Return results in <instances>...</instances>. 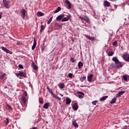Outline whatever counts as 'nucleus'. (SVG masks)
Listing matches in <instances>:
<instances>
[{"instance_id":"1","label":"nucleus","mask_w":129,"mask_h":129,"mask_svg":"<svg viewBox=\"0 0 129 129\" xmlns=\"http://www.w3.org/2000/svg\"><path fill=\"white\" fill-rule=\"evenodd\" d=\"M122 58L126 62H129V54L127 53H123L122 55Z\"/></svg>"},{"instance_id":"2","label":"nucleus","mask_w":129,"mask_h":129,"mask_svg":"<svg viewBox=\"0 0 129 129\" xmlns=\"http://www.w3.org/2000/svg\"><path fill=\"white\" fill-rule=\"evenodd\" d=\"M3 3L6 9H10V2L7 0H3Z\"/></svg>"},{"instance_id":"3","label":"nucleus","mask_w":129,"mask_h":129,"mask_svg":"<svg viewBox=\"0 0 129 129\" xmlns=\"http://www.w3.org/2000/svg\"><path fill=\"white\" fill-rule=\"evenodd\" d=\"M26 10L25 9H22L21 12V16L22 17L23 19L24 20L26 18Z\"/></svg>"},{"instance_id":"4","label":"nucleus","mask_w":129,"mask_h":129,"mask_svg":"<svg viewBox=\"0 0 129 129\" xmlns=\"http://www.w3.org/2000/svg\"><path fill=\"white\" fill-rule=\"evenodd\" d=\"M123 93H125V92L124 91H121L118 92V93L116 95V97L117 98H119V97H121V95H122Z\"/></svg>"},{"instance_id":"5","label":"nucleus","mask_w":129,"mask_h":129,"mask_svg":"<svg viewBox=\"0 0 129 129\" xmlns=\"http://www.w3.org/2000/svg\"><path fill=\"white\" fill-rule=\"evenodd\" d=\"M71 18V15H69V16H67V17L63 18L61 20V22H68L69 21V19Z\"/></svg>"},{"instance_id":"6","label":"nucleus","mask_w":129,"mask_h":129,"mask_svg":"<svg viewBox=\"0 0 129 129\" xmlns=\"http://www.w3.org/2000/svg\"><path fill=\"white\" fill-rule=\"evenodd\" d=\"M65 3H66V5H68V9H69V10H70V9H71V8H72L71 3H70V2L68 0H66L65 1Z\"/></svg>"},{"instance_id":"7","label":"nucleus","mask_w":129,"mask_h":129,"mask_svg":"<svg viewBox=\"0 0 129 129\" xmlns=\"http://www.w3.org/2000/svg\"><path fill=\"white\" fill-rule=\"evenodd\" d=\"M78 97H79V98H83V96H84L85 95L84 93H83L82 92H78Z\"/></svg>"},{"instance_id":"8","label":"nucleus","mask_w":129,"mask_h":129,"mask_svg":"<svg viewBox=\"0 0 129 129\" xmlns=\"http://www.w3.org/2000/svg\"><path fill=\"white\" fill-rule=\"evenodd\" d=\"M86 38H88L89 40H90L91 41H94L95 40H96L95 37H91L89 35H85Z\"/></svg>"},{"instance_id":"9","label":"nucleus","mask_w":129,"mask_h":129,"mask_svg":"<svg viewBox=\"0 0 129 129\" xmlns=\"http://www.w3.org/2000/svg\"><path fill=\"white\" fill-rule=\"evenodd\" d=\"M22 101L24 103V104H26L27 103V97H25L24 96H22Z\"/></svg>"},{"instance_id":"10","label":"nucleus","mask_w":129,"mask_h":129,"mask_svg":"<svg viewBox=\"0 0 129 129\" xmlns=\"http://www.w3.org/2000/svg\"><path fill=\"white\" fill-rule=\"evenodd\" d=\"M62 18H64V15L61 14L57 16V17L56 18V21H61Z\"/></svg>"},{"instance_id":"11","label":"nucleus","mask_w":129,"mask_h":129,"mask_svg":"<svg viewBox=\"0 0 129 129\" xmlns=\"http://www.w3.org/2000/svg\"><path fill=\"white\" fill-rule=\"evenodd\" d=\"M73 109L75 111L78 109V104H77V103H74L73 106Z\"/></svg>"},{"instance_id":"12","label":"nucleus","mask_w":129,"mask_h":129,"mask_svg":"<svg viewBox=\"0 0 129 129\" xmlns=\"http://www.w3.org/2000/svg\"><path fill=\"white\" fill-rule=\"evenodd\" d=\"M37 45V41H36V39L34 38V43H33V45L32 47V50H35V48H36V46Z\"/></svg>"},{"instance_id":"13","label":"nucleus","mask_w":129,"mask_h":129,"mask_svg":"<svg viewBox=\"0 0 129 129\" xmlns=\"http://www.w3.org/2000/svg\"><path fill=\"white\" fill-rule=\"evenodd\" d=\"M112 60L115 62V64H118V63H119V60H118V59H117L116 57H113Z\"/></svg>"},{"instance_id":"14","label":"nucleus","mask_w":129,"mask_h":129,"mask_svg":"<svg viewBox=\"0 0 129 129\" xmlns=\"http://www.w3.org/2000/svg\"><path fill=\"white\" fill-rule=\"evenodd\" d=\"M49 106H50V103H46L43 105V108H45V109H48V108H49Z\"/></svg>"},{"instance_id":"15","label":"nucleus","mask_w":129,"mask_h":129,"mask_svg":"<svg viewBox=\"0 0 129 129\" xmlns=\"http://www.w3.org/2000/svg\"><path fill=\"white\" fill-rule=\"evenodd\" d=\"M93 77V75L92 74H90L89 76H88V81H89V82H91V80L92 79Z\"/></svg>"},{"instance_id":"16","label":"nucleus","mask_w":129,"mask_h":129,"mask_svg":"<svg viewBox=\"0 0 129 129\" xmlns=\"http://www.w3.org/2000/svg\"><path fill=\"white\" fill-rule=\"evenodd\" d=\"M66 104H67V105H68L71 103V99H70V98L67 97L66 99Z\"/></svg>"},{"instance_id":"17","label":"nucleus","mask_w":129,"mask_h":129,"mask_svg":"<svg viewBox=\"0 0 129 129\" xmlns=\"http://www.w3.org/2000/svg\"><path fill=\"white\" fill-rule=\"evenodd\" d=\"M104 7H110V3H109L108 1H105L104 3Z\"/></svg>"},{"instance_id":"18","label":"nucleus","mask_w":129,"mask_h":129,"mask_svg":"<svg viewBox=\"0 0 129 129\" xmlns=\"http://www.w3.org/2000/svg\"><path fill=\"white\" fill-rule=\"evenodd\" d=\"M46 88L48 91V92H49L50 94H51V95H54V93H53V91H52V90H51V89H50V87H49V86H47Z\"/></svg>"},{"instance_id":"19","label":"nucleus","mask_w":129,"mask_h":129,"mask_svg":"<svg viewBox=\"0 0 129 129\" xmlns=\"http://www.w3.org/2000/svg\"><path fill=\"white\" fill-rule=\"evenodd\" d=\"M107 98H108V96H104L101 98L99 100L100 101H104Z\"/></svg>"},{"instance_id":"20","label":"nucleus","mask_w":129,"mask_h":129,"mask_svg":"<svg viewBox=\"0 0 129 129\" xmlns=\"http://www.w3.org/2000/svg\"><path fill=\"white\" fill-rule=\"evenodd\" d=\"M19 75L21 77H26V74H25V73L21 71H19Z\"/></svg>"},{"instance_id":"21","label":"nucleus","mask_w":129,"mask_h":129,"mask_svg":"<svg viewBox=\"0 0 129 129\" xmlns=\"http://www.w3.org/2000/svg\"><path fill=\"white\" fill-rule=\"evenodd\" d=\"M58 86H59V88L63 89V88H64V87H65V85L63 83H60L58 84Z\"/></svg>"},{"instance_id":"22","label":"nucleus","mask_w":129,"mask_h":129,"mask_svg":"<svg viewBox=\"0 0 129 129\" xmlns=\"http://www.w3.org/2000/svg\"><path fill=\"white\" fill-rule=\"evenodd\" d=\"M61 11V7H58L56 10L54 11V14H57V13H59Z\"/></svg>"},{"instance_id":"23","label":"nucleus","mask_w":129,"mask_h":129,"mask_svg":"<svg viewBox=\"0 0 129 129\" xmlns=\"http://www.w3.org/2000/svg\"><path fill=\"white\" fill-rule=\"evenodd\" d=\"M83 67V63L81 61H79L78 63V68L79 69H81V67Z\"/></svg>"},{"instance_id":"24","label":"nucleus","mask_w":129,"mask_h":129,"mask_svg":"<svg viewBox=\"0 0 129 129\" xmlns=\"http://www.w3.org/2000/svg\"><path fill=\"white\" fill-rule=\"evenodd\" d=\"M116 101V98L114 97L113 98L112 100L111 101V102H110V103L111 104H113V103H115Z\"/></svg>"},{"instance_id":"25","label":"nucleus","mask_w":129,"mask_h":129,"mask_svg":"<svg viewBox=\"0 0 129 129\" xmlns=\"http://www.w3.org/2000/svg\"><path fill=\"white\" fill-rule=\"evenodd\" d=\"M117 64L116 65L117 68H120L123 66V65L121 63V62H118V63H117Z\"/></svg>"},{"instance_id":"26","label":"nucleus","mask_w":129,"mask_h":129,"mask_svg":"<svg viewBox=\"0 0 129 129\" xmlns=\"http://www.w3.org/2000/svg\"><path fill=\"white\" fill-rule=\"evenodd\" d=\"M32 68L34 69V70H37L38 69V66H37L35 63H32Z\"/></svg>"},{"instance_id":"27","label":"nucleus","mask_w":129,"mask_h":129,"mask_svg":"<svg viewBox=\"0 0 129 129\" xmlns=\"http://www.w3.org/2000/svg\"><path fill=\"white\" fill-rule=\"evenodd\" d=\"M37 16L38 17H43V16H44V13L41 12H37Z\"/></svg>"},{"instance_id":"28","label":"nucleus","mask_w":129,"mask_h":129,"mask_svg":"<svg viewBox=\"0 0 129 129\" xmlns=\"http://www.w3.org/2000/svg\"><path fill=\"white\" fill-rule=\"evenodd\" d=\"M44 29H45V26H44V25H41L40 33H42L43 32V30H44Z\"/></svg>"},{"instance_id":"29","label":"nucleus","mask_w":129,"mask_h":129,"mask_svg":"<svg viewBox=\"0 0 129 129\" xmlns=\"http://www.w3.org/2000/svg\"><path fill=\"white\" fill-rule=\"evenodd\" d=\"M73 124L75 127H78V124L76 123V121H73Z\"/></svg>"},{"instance_id":"30","label":"nucleus","mask_w":129,"mask_h":129,"mask_svg":"<svg viewBox=\"0 0 129 129\" xmlns=\"http://www.w3.org/2000/svg\"><path fill=\"white\" fill-rule=\"evenodd\" d=\"M6 108H7V109H8V110H12V109H13L12 108V107L11 106H10L9 105H7Z\"/></svg>"},{"instance_id":"31","label":"nucleus","mask_w":129,"mask_h":129,"mask_svg":"<svg viewBox=\"0 0 129 129\" xmlns=\"http://www.w3.org/2000/svg\"><path fill=\"white\" fill-rule=\"evenodd\" d=\"M52 20H53V17H51L49 20L47 21V25H50L51 22H52Z\"/></svg>"},{"instance_id":"32","label":"nucleus","mask_w":129,"mask_h":129,"mask_svg":"<svg viewBox=\"0 0 129 129\" xmlns=\"http://www.w3.org/2000/svg\"><path fill=\"white\" fill-rule=\"evenodd\" d=\"M70 60L71 61L72 63H75V62H76V60H75L73 57L71 58Z\"/></svg>"},{"instance_id":"33","label":"nucleus","mask_w":129,"mask_h":129,"mask_svg":"<svg viewBox=\"0 0 129 129\" xmlns=\"http://www.w3.org/2000/svg\"><path fill=\"white\" fill-rule=\"evenodd\" d=\"M52 95L54 97H55V98H57L58 100H61V98L58 97V96L55 95Z\"/></svg>"},{"instance_id":"34","label":"nucleus","mask_w":129,"mask_h":129,"mask_svg":"<svg viewBox=\"0 0 129 129\" xmlns=\"http://www.w3.org/2000/svg\"><path fill=\"white\" fill-rule=\"evenodd\" d=\"M6 53H8L9 54H13V51H10V50L7 49L6 50Z\"/></svg>"},{"instance_id":"35","label":"nucleus","mask_w":129,"mask_h":129,"mask_svg":"<svg viewBox=\"0 0 129 129\" xmlns=\"http://www.w3.org/2000/svg\"><path fill=\"white\" fill-rule=\"evenodd\" d=\"M80 80L81 81H84L85 80H86V77H83L80 78Z\"/></svg>"},{"instance_id":"36","label":"nucleus","mask_w":129,"mask_h":129,"mask_svg":"<svg viewBox=\"0 0 129 129\" xmlns=\"http://www.w3.org/2000/svg\"><path fill=\"white\" fill-rule=\"evenodd\" d=\"M113 54H114V52H109L108 53V56H112V55H113Z\"/></svg>"},{"instance_id":"37","label":"nucleus","mask_w":129,"mask_h":129,"mask_svg":"<svg viewBox=\"0 0 129 129\" xmlns=\"http://www.w3.org/2000/svg\"><path fill=\"white\" fill-rule=\"evenodd\" d=\"M86 22H87V23H88V24H90V21L89 20V18L87 17V19L85 20Z\"/></svg>"},{"instance_id":"38","label":"nucleus","mask_w":129,"mask_h":129,"mask_svg":"<svg viewBox=\"0 0 129 129\" xmlns=\"http://www.w3.org/2000/svg\"><path fill=\"white\" fill-rule=\"evenodd\" d=\"M117 45V41H116V40H115L113 42V46H116Z\"/></svg>"},{"instance_id":"39","label":"nucleus","mask_w":129,"mask_h":129,"mask_svg":"<svg viewBox=\"0 0 129 129\" xmlns=\"http://www.w3.org/2000/svg\"><path fill=\"white\" fill-rule=\"evenodd\" d=\"M2 49L3 51H4V52H7V50L8 49V48L5 47H2Z\"/></svg>"},{"instance_id":"40","label":"nucleus","mask_w":129,"mask_h":129,"mask_svg":"<svg viewBox=\"0 0 129 129\" xmlns=\"http://www.w3.org/2000/svg\"><path fill=\"white\" fill-rule=\"evenodd\" d=\"M97 101L96 100L93 101L92 103L93 105H96V103H97Z\"/></svg>"},{"instance_id":"41","label":"nucleus","mask_w":129,"mask_h":129,"mask_svg":"<svg viewBox=\"0 0 129 129\" xmlns=\"http://www.w3.org/2000/svg\"><path fill=\"white\" fill-rule=\"evenodd\" d=\"M23 96H28V93L27 91H25L24 93L23 94Z\"/></svg>"},{"instance_id":"42","label":"nucleus","mask_w":129,"mask_h":129,"mask_svg":"<svg viewBox=\"0 0 129 129\" xmlns=\"http://www.w3.org/2000/svg\"><path fill=\"white\" fill-rule=\"evenodd\" d=\"M54 27L55 28H60V25H59L58 23H56L55 24Z\"/></svg>"},{"instance_id":"43","label":"nucleus","mask_w":129,"mask_h":129,"mask_svg":"<svg viewBox=\"0 0 129 129\" xmlns=\"http://www.w3.org/2000/svg\"><path fill=\"white\" fill-rule=\"evenodd\" d=\"M123 79L125 80V81H127V77L126 76H123Z\"/></svg>"},{"instance_id":"44","label":"nucleus","mask_w":129,"mask_h":129,"mask_svg":"<svg viewBox=\"0 0 129 129\" xmlns=\"http://www.w3.org/2000/svg\"><path fill=\"white\" fill-rule=\"evenodd\" d=\"M6 73L2 74V77H1V79H4V78H5V76H6Z\"/></svg>"},{"instance_id":"45","label":"nucleus","mask_w":129,"mask_h":129,"mask_svg":"<svg viewBox=\"0 0 129 129\" xmlns=\"http://www.w3.org/2000/svg\"><path fill=\"white\" fill-rule=\"evenodd\" d=\"M69 77H70V78H72L73 76V74H72V73H70L68 75Z\"/></svg>"},{"instance_id":"46","label":"nucleus","mask_w":129,"mask_h":129,"mask_svg":"<svg viewBox=\"0 0 129 129\" xmlns=\"http://www.w3.org/2000/svg\"><path fill=\"white\" fill-rule=\"evenodd\" d=\"M19 68H20V69H24V67L22 64H19Z\"/></svg>"},{"instance_id":"47","label":"nucleus","mask_w":129,"mask_h":129,"mask_svg":"<svg viewBox=\"0 0 129 129\" xmlns=\"http://www.w3.org/2000/svg\"><path fill=\"white\" fill-rule=\"evenodd\" d=\"M80 19H81L82 22H83V21H85V19L83 18V17H80Z\"/></svg>"},{"instance_id":"48","label":"nucleus","mask_w":129,"mask_h":129,"mask_svg":"<svg viewBox=\"0 0 129 129\" xmlns=\"http://www.w3.org/2000/svg\"><path fill=\"white\" fill-rule=\"evenodd\" d=\"M17 45H22V43H21V41H18L17 43Z\"/></svg>"},{"instance_id":"49","label":"nucleus","mask_w":129,"mask_h":129,"mask_svg":"<svg viewBox=\"0 0 129 129\" xmlns=\"http://www.w3.org/2000/svg\"><path fill=\"white\" fill-rule=\"evenodd\" d=\"M16 75H17V76H20V72L18 73H16Z\"/></svg>"},{"instance_id":"50","label":"nucleus","mask_w":129,"mask_h":129,"mask_svg":"<svg viewBox=\"0 0 129 129\" xmlns=\"http://www.w3.org/2000/svg\"><path fill=\"white\" fill-rule=\"evenodd\" d=\"M41 52H44V47H41Z\"/></svg>"},{"instance_id":"51","label":"nucleus","mask_w":129,"mask_h":129,"mask_svg":"<svg viewBox=\"0 0 129 129\" xmlns=\"http://www.w3.org/2000/svg\"><path fill=\"white\" fill-rule=\"evenodd\" d=\"M6 120H7V123H9V119H8V118H6Z\"/></svg>"},{"instance_id":"52","label":"nucleus","mask_w":129,"mask_h":129,"mask_svg":"<svg viewBox=\"0 0 129 129\" xmlns=\"http://www.w3.org/2000/svg\"><path fill=\"white\" fill-rule=\"evenodd\" d=\"M32 129H37V127H33L32 128Z\"/></svg>"},{"instance_id":"53","label":"nucleus","mask_w":129,"mask_h":129,"mask_svg":"<svg viewBox=\"0 0 129 129\" xmlns=\"http://www.w3.org/2000/svg\"><path fill=\"white\" fill-rule=\"evenodd\" d=\"M0 79H2V77H1V76H0Z\"/></svg>"},{"instance_id":"54","label":"nucleus","mask_w":129,"mask_h":129,"mask_svg":"<svg viewBox=\"0 0 129 129\" xmlns=\"http://www.w3.org/2000/svg\"><path fill=\"white\" fill-rule=\"evenodd\" d=\"M73 41H74V39H73Z\"/></svg>"}]
</instances>
